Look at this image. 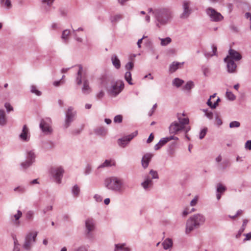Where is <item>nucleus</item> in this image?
Listing matches in <instances>:
<instances>
[{
    "mask_svg": "<svg viewBox=\"0 0 251 251\" xmlns=\"http://www.w3.org/2000/svg\"><path fill=\"white\" fill-rule=\"evenodd\" d=\"M178 121L171 123L169 127V132L171 134H178L182 132L187 133L190 130V127L187 126L189 120L187 118L182 117V115H177Z\"/></svg>",
    "mask_w": 251,
    "mask_h": 251,
    "instance_id": "nucleus-1",
    "label": "nucleus"
},
{
    "mask_svg": "<svg viewBox=\"0 0 251 251\" xmlns=\"http://www.w3.org/2000/svg\"><path fill=\"white\" fill-rule=\"evenodd\" d=\"M205 219L203 215L197 214L190 217L187 221L185 233L189 234L196 228H199L204 223Z\"/></svg>",
    "mask_w": 251,
    "mask_h": 251,
    "instance_id": "nucleus-2",
    "label": "nucleus"
},
{
    "mask_svg": "<svg viewBox=\"0 0 251 251\" xmlns=\"http://www.w3.org/2000/svg\"><path fill=\"white\" fill-rule=\"evenodd\" d=\"M78 70L76 78V83L79 85L83 83L82 91L84 94H88L90 93L92 90L89 86V83L85 73H83V67L81 65L77 66Z\"/></svg>",
    "mask_w": 251,
    "mask_h": 251,
    "instance_id": "nucleus-3",
    "label": "nucleus"
},
{
    "mask_svg": "<svg viewBox=\"0 0 251 251\" xmlns=\"http://www.w3.org/2000/svg\"><path fill=\"white\" fill-rule=\"evenodd\" d=\"M172 12L168 8H162L158 10V23L165 24L172 18Z\"/></svg>",
    "mask_w": 251,
    "mask_h": 251,
    "instance_id": "nucleus-4",
    "label": "nucleus"
},
{
    "mask_svg": "<svg viewBox=\"0 0 251 251\" xmlns=\"http://www.w3.org/2000/svg\"><path fill=\"white\" fill-rule=\"evenodd\" d=\"M122 181L117 177H111L106 179L105 185L109 189L118 190L122 186Z\"/></svg>",
    "mask_w": 251,
    "mask_h": 251,
    "instance_id": "nucleus-5",
    "label": "nucleus"
},
{
    "mask_svg": "<svg viewBox=\"0 0 251 251\" xmlns=\"http://www.w3.org/2000/svg\"><path fill=\"white\" fill-rule=\"evenodd\" d=\"M206 12L211 21L215 22H220L224 18L220 13L217 12L215 9L211 7L208 8L206 10Z\"/></svg>",
    "mask_w": 251,
    "mask_h": 251,
    "instance_id": "nucleus-6",
    "label": "nucleus"
},
{
    "mask_svg": "<svg viewBox=\"0 0 251 251\" xmlns=\"http://www.w3.org/2000/svg\"><path fill=\"white\" fill-rule=\"evenodd\" d=\"M124 84L122 81H117L113 84L109 89V93L111 96H116L124 89Z\"/></svg>",
    "mask_w": 251,
    "mask_h": 251,
    "instance_id": "nucleus-7",
    "label": "nucleus"
},
{
    "mask_svg": "<svg viewBox=\"0 0 251 251\" xmlns=\"http://www.w3.org/2000/svg\"><path fill=\"white\" fill-rule=\"evenodd\" d=\"M37 235V232H31L29 233L26 237L24 245V247L26 250H29L32 243L35 241V239Z\"/></svg>",
    "mask_w": 251,
    "mask_h": 251,
    "instance_id": "nucleus-8",
    "label": "nucleus"
},
{
    "mask_svg": "<svg viewBox=\"0 0 251 251\" xmlns=\"http://www.w3.org/2000/svg\"><path fill=\"white\" fill-rule=\"evenodd\" d=\"M51 120L50 118H46L43 119L40 124V127L44 132L50 133L51 132Z\"/></svg>",
    "mask_w": 251,
    "mask_h": 251,
    "instance_id": "nucleus-9",
    "label": "nucleus"
},
{
    "mask_svg": "<svg viewBox=\"0 0 251 251\" xmlns=\"http://www.w3.org/2000/svg\"><path fill=\"white\" fill-rule=\"evenodd\" d=\"M191 4V1L188 0H183L182 2L183 12L182 13L180 17L183 19H185L188 17L191 14V10L189 8Z\"/></svg>",
    "mask_w": 251,
    "mask_h": 251,
    "instance_id": "nucleus-10",
    "label": "nucleus"
},
{
    "mask_svg": "<svg viewBox=\"0 0 251 251\" xmlns=\"http://www.w3.org/2000/svg\"><path fill=\"white\" fill-rule=\"evenodd\" d=\"M151 178H155L157 177V173L153 170H151L149 177L147 179L142 183V186L144 189H147L150 188L152 185V183Z\"/></svg>",
    "mask_w": 251,
    "mask_h": 251,
    "instance_id": "nucleus-11",
    "label": "nucleus"
},
{
    "mask_svg": "<svg viewBox=\"0 0 251 251\" xmlns=\"http://www.w3.org/2000/svg\"><path fill=\"white\" fill-rule=\"evenodd\" d=\"M224 61L226 63L227 71L229 73H234L236 72L237 65L233 60L230 59L229 56L224 58Z\"/></svg>",
    "mask_w": 251,
    "mask_h": 251,
    "instance_id": "nucleus-12",
    "label": "nucleus"
},
{
    "mask_svg": "<svg viewBox=\"0 0 251 251\" xmlns=\"http://www.w3.org/2000/svg\"><path fill=\"white\" fill-rule=\"evenodd\" d=\"M66 119L65 122V127L67 128L69 126L70 123L73 121V118L75 115V113L73 112V108L72 107L68 108L66 112Z\"/></svg>",
    "mask_w": 251,
    "mask_h": 251,
    "instance_id": "nucleus-13",
    "label": "nucleus"
},
{
    "mask_svg": "<svg viewBox=\"0 0 251 251\" xmlns=\"http://www.w3.org/2000/svg\"><path fill=\"white\" fill-rule=\"evenodd\" d=\"M64 173V171L61 167L56 168H52L51 169V173L55 178L56 182L60 183L61 182V178Z\"/></svg>",
    "mask_w": 251,
    "mask_h": 251,
    "instance_id": "nucleus-14",
    "label": "nucleus"
},
{
    "mask_svg": "<svg viewBox=\"0 0 251 251\" xmlns=\"http://www.w3.org/2000/svg\"><path fill=\"white\" fill-rule=\"evenodd\" d=\"M35 158L34 153L32 151H29L27 153V159L25 162L22 163V166L24 168L26 169L33 162Z\"/></svg>",
    "mask_w": 251,
    "mask_h": 251,
    "instance_id": "nucleus-15",
    "label": "nucleus"
},
{
    "mask_svg": "<svg viewBox=\"0 0 251 251\" xmlns=\"http://www.w3.org/2000/svg\"><path fill=\"white\" fill-rule=\"evenodd\" d=\"M228 54L227 56H229L232 60L239 61L242 58V55L239 52L231 49L228 50Z\"/></svg>",
    "mask_w": 251,
    "mask_h": 251,
    "instance_id": "nucleus-16",
    "label": "nucleus"
},
{
    "mask_svg": "<svg viewBox=\"0 0 251 251\" xmlns=\"http://www.w3.org/2000/svg\"><path fill=\"white\" fill-rule=\"evenodd\" d=\"M184 62H178L174 61L169 66V71L170 73L175 72L177 69L182 68Z\"/></svg>",
    "mask_w": 251,
    "mask_h": 251,
    "instance_id": "nucleus-17",
    "label": "nucleus"
},
{
    "mask_svg": "<svg viewBox=\"0 0 251 251\" xmlns=\"http://www.w3.org/2000/svg\"><path fill=\"white\" fill-rule=\"evenodd\" d=\"M172 140H178V138L174 135H171L161 139L158 142V149Z\"/></svg>",
    "mask_w": 251,
    "mask_h": 251,
    "instance_id": "nucleus-18",
    "label": "nucleus"
},
{
    "mask_svg": "<svg viewBox=\"0 0 251 251\" xmlns=\"http://www.w3.org/2000/svg\"><path fill=\"white\" fill-rule=\"evenodd\" d=\"M226 188L222 183H219L217 184L216 186V198L218 200H219L221 198V195L224 193V192L226 191Z\"/></svg>",
    "mask_w": 251,
    "mask_h": 251,
    "instance_id": "nucleus-19",
    "label": "nucleus"
},
{
    "mask_svg": "<svg viewBox=\"0 0 251 251\" xmlns=\"http://www.w3.org/2000/svg\"><path fill=\"white\" fill-rule=\"evenodd\" d=\"M151 157L152 155L150 153H147L143 156L142 159V165L143 168H147L149 163L151 160Z\"/></svg>",
    "mask_w": 251,
    "mask_h": 251,
    "instance_id": "nucleus-20",
    "label": "nucleus"
},
{
    "mask_svg": "<svg viewBox=\"0 0 251 251\" xmlns=\"http://www.w3.org/2000/svg\"><path fill=\"white\" fill-rule=\"evenodd\" d=\"M133 138V136L132 135H129L127 136L124 137V138L119 139L118 140V144L121 147H124L126 145L132 138Z\"/></svg>",
    "mask_w": 251,
    "mask_h": 251,
    "instance_id": "nucleus-21",
    "label": "nucleus"
},
{
    "mask_svg": "<svg viewBox=\"0 0 251 251\" xmlns=\"http://www.w3.org/2000/svg\"><path fill=\"white\" fill-rule=\"evenodd\" d=\"M28 128L26 125H24L22 132L20 135V138L24 141L28 140Z\"/></svg>",
    "mask_w": 251,
    "mask_h": 251,
    "instance_id": "nucleus-22",
    "label": "nucleus"
},
{
    "mask_svg": "<svg viewBox=\"0 0 251 251\" xmlns=\"http://www.w3.org/2000/svg\"><path fill=\"white\" fill-rule=\"evenodd\" d=\"M85 226L88 232L93 230L95 227L93 220L92 219H87L85 221Z\"/></svg>",
    "mask_w": 251,
    "mask_h": 251,
    "instance_id": "nucleus-23",
    "label": "nucleus"
},
{
    "mask_svg": "<svg viewBox=\"0 0 251 251\" xmlns=\"http://www.w3.org/2000/svg\"><path fill=\"white\" fill-rule=\"evenodd\" d=\"M173 245V241L172 239L167 238L165 240H164L162 243V246L164 249L166 250V251H170L168 250L170 248L172 247Z\"/></svg>",
    "mask_w": 251,
    "mask_h": 251,
    "instance_id": "nucleus-24",
    "label": "nucleus"
},
{
    "mask_svg": "<svg viewBox=\"0 0 251 251\" xmlns=\"http://www.w3.org/2000/svg\"><path fill=\"white\" fill-rule=\"evenodd\" d=\"M22 213L21 211L18 210L17 212V213L15 214L13 217L11 218V220L13 224L16 225H19V221L18 220L20 219V218L22 216Z\"/></svg>",
    "mask_w": 251,
    "mask_h": 251,
    "instance_id": "nucleus-25",
    "label": "nucleus"
},
{
    "mask_svg": "<svg viewBox=\"0 0 251 251\" xmlns=\"http://www.w3.org/2000/svg\"><path fill=\"white\" fill-rule=\"evenodd\" d=\"M111 60L113 65L117 69H119L121 66V63L119 59L116 55H113L111 57Z\"/></svg>",
    "mask_w": 251,
    "mask_h": 251,
    "instance_id": "nucleus-26",
    "label": "nucleus"
},
{
    "mask_svg": "<svg viewBox=\"0 0 251 251\" xmlns=\"http://www.w3.org/2000/svg\"><path fill=\"white\" fill-rule=\"evenodd\" d=\"M248 223V220L247 219H244L243 222V224L240 228V229L238 231V234L236 235V237L238 238L240 237L242 233L244 232L246 226Z\"/></svg>",
    "mask_w": 251,
    "mask_h": 251,
    "instance_id": "nucleus-27",
    "label": "nucleus"
},
{
    "mask_svg": "<svg viewBox=\"0 0 251 251\" xmlns=\"http://www.w3.org/2000/svg\"><path fill=\"white\" fill-rule=\"evenodd\" d=\"M184 82V81L182 79L179 78H176L173 80L172 83L174 86L179 87L181 86Z\"/></svg>",
    "mask_w": 251,
    "mask_h": 251,
    "instance_id": "nucleus-28",
    "label": "nucleus"
},
{
    "mask_svg": "<svg viewBox=\"0 0 251 251\" xmlns=\"http://www.w3.org/2000/svg\"><path fill=\"white\" fill-rule=\"evenodd\" d=\"M116 249L115 250V251H119V250H121L122 251H129L130 249L129 248L127 247H125V244H116Z\"/></svg>",
    "mask_w": 251,
    "mask_h": 251,
    "instance_id": "nucleus-29",
    "label": "nucleus"
},
{
    "mask_svg": "<svg viewBox=\"0 0 251 251\" xmlns=\"http://www.w3.org/2000/svg\"><path fill=\"white\" fill-rule=\"evenodd\" d=\"M115 165V162L113 160H106L100 167H109Z\"/></svg>",
    "mask_w": 251,
    "mask_h": 251,
    "instance_id": "nucleus-30",
    "label": "nucleus"
},
{
    "mask_svg": "<svg viewBox=\"0 0 251 251\" xmlns=\"http://www.w3.org/2000/svg\"><path fill=\"white\" fill-rule=\"evenodd\" d=\"M161 41L160 44L162 46H166L169 44L171 41L172 39L170 37H166L165 38H159Z\"/></svg>",
    "mask_w": 251,
    "mask_h": 251,
    "instance_id": "nucleus-31",
    "label": "nucleus"
},
{
    "mask_svg": "<svg viewBox=\"0 0 251 251\" xmlns=\"http://www.w3.org/2000/svg\"><path fill=\"white\" fill-rule=\"evenodd\" d=\"M6 123L5 112L3 110H0V125H3Z\"/></svg>",
    "mask_w": 251,
    "mask_h": 251,
    "instance_id": "nucleus-32",
    "label": "nucleus"
},
{
    "mask_svg": "<svg viewBox=\"0 0 251 251\" xmlns=\"http://www.w3.org/2000/svg\"><path fill=\"white\" fill-rule=\"evenodd\" d=\"M229 166V161L228 160H225L219 165V169L220 170H225L226 167H228Z\"/></svg>",
    "mask_w": 251,
    "mask_h": 251,
    "instance_id": "nucleus-33",
    "label": "nucleus"
},
{
    "mask_svg": "<svg viewBox=\"0 0 251 251\" xmlns=\"http://www.w3.org/2000/svg\"><path fill=\"white\" fill-rule=\"evenodd\" d=\"M125 79L126 81L130 85H132V78H131V74L130 72H127L126 73L125 75Z\"/></svg>",
    "mask_w": 251,
    "mask_h": 251,
    "instance_id": "nucleus-34",
    "label": "nucleus"
},
{
    "mask_svg": "<svg viewBox=\"0 0 251 251\" xmlns=\"http://www.w3.org/2000/svg\"><path fill=\"white\" fill-rule=\"evenodd\" d=\"M194 85V83L192 81H189L185 84L184 87H183V89L186 90H190L192 88H193Z\"/></svg>",
    "mask_w": 251,
    "mask_h": 251,
    "instance_id": "nucleus-35",
    "label": "nucleus"
},
{
    "mask_svg": "<svg viewBox=\"0 0 251 251\" xmlns=\"http://www.w3.org/2000/svg\"><path fill=\"white\" fill-rule=\"evenodd\" d=\"M122 15L121 14H117L111 17V21L112 22H116L120 20L122 18Z\"/></svg>",
    "mask_w": 251,
    "mask_h": 251,
    "instance_id": "nucleus-36",
    "label": "nucleus"
},
{
    "mask_svg": "<svg viewBox=\"0 0 251 251\" xmlns=\"http://www.w3.org/2000/svg\"><path fill=\"white\" fill-rule=\"evenodd\" d=\"M226 97L230 100H233L236 99L235 96L231 92L229 91L226 92Z\"/></svg>",
    "mask_w": 251,
    "mask_h": 251,
    "instance_id": "nucleus-37",
    "label": "nucleus"
},
{
    "mask_svg": "<svg viewBox=\"0 0 251 251\" xmlns=\"http://www.w3.org/2000/svg\"><path fill=\"white\" fill-rule=\"evenodd\" d=\"M207 132V128L204 127L202 129H201L200 132L199 134V138L200 139H202L204 136H205L206 133Z\"/></svg>",
    "mask_w": 251,
    "mask_h": 251,
    "instance_id": "nucleus-38",
    "label": "nucleus"
},
{
    "mask_svg": "<svg viewBox=\"0 0 251 251\" xmlns=\"http://www.w3.org/2000/svg\"><path fill=\"white\" fill-rule=\"evenodd\" d=\"M31 92L34 93L37 96H40L41 95V92L37 90L36 87L34 85H32L31 86Z\"/></svg>",
    "mask_w": 251,
    "mask_h": 251,
    "instance_id": "nucleus-39",
    "label": "nucleus"
},
{
    "mask_svg": "<svg viewBox=\"0 0 251 251\" xmlns=\"http://www.w3.org/2000/svg\"><path fill=\"white\" fill-rule=\"evenodd\" d=\"M240 126V123L238 121H232L229 124L230 128L238 127Z\"/></svg>",
    "mask_w": 251,
    "mask_h": 251,
    "instance_id": "nucleus-40",
    "label": "nucleus"
},
{
    "mask_svg": "<svg viewBox=\"0 0 251 251\" xmlns=\"http://www.w3.org/2000/svg\"><path fill=\"white\" fill-rule=\"evenodd\" d=\"M203 112L205 113V115L210 120L212 119L213 117V114L211 111H208V110H203Z\"/></svg>",
    "mask_w": 251,
    "mask_h": 251,
    "instance_id": "nucleus-41",
    "label": "nucleus"
},
{
    "mask_svg": "<svg viewBox=\"0 0 251 251\" xmlns=\"http://www.w3.org/2000/svg\"><path fill=\"white\" fill-rule=\"evenodd\" d=\"M0 1L7 8H9L11 7V4L9 0H0Z\"/></svg>",
    "mask_w": 251,
    "mask_h": 251,
    "instance_id": "nucleus-42",
    "label": "nucleus"
},
{
    "mask_svg": "<svg viewBox=\"0 0 251 251\" xmlns=\"http://www.w3.org/2000/svg\"><path fill=\"white\" fill-rule=\"evenodd\" d=\"M96 132L100 135H104L106 133V131L103 127H100L97 129Z\"/></svg>",
    "mask_w": 251,
    "mask_h": 251,
    "instance_id": "nucleus-43",
    "label": "nucleus"
},
{
    "mask_svg": "<svg viewBox=\"0 0 251 251\" xmlns=\"http://www.w3.org/2000/svg\"><path fill=\"white\" fill-rule=\"evenodd\" d=\"M70 34V31L68 30H65L63 31L62 34V38L64 40H67Z\"/></svg>",
    "mask_w": 251,
    "mask_h": 251,
    "instance_id": "nucleus-44",
    "label": "nucleus"
},
{
    "mask_svg": "<svg viewBox=\"0 0 251 251\" xmlns=\"http://www.w3.org/2000/svg\"><path fill=\"white\" fill-rule=\"evenodd\" d=\"M80 189L77 185L74 186L73 189V193L75 196H77L79 194Z\"/></svg>",
    "mask_w": 251,
    "mask_h": 251,
    "instance_id": "nucleus-45",
    "label": "nucleus"
},
{
    "mask_svg": "<svg viewBox=\"0 0 251 251\" xmlns=\"http://www.w3.org/2000/svg\"><path fill=\"white\" fill-rule=\"evenodd\" d=\"M122 120H123V117L120 115L116 116L114 119V122L115 123H121L122 122Z\"/></svg>",
    "mask_w": 251,
    "mask_h": 251,
    "instance_id": "nucleus-46",
    "label": "nucleus"
},
{
    "mask_svg": "<svg viewBox=\"0 0 251 251\" xmlns=\"http://www.w3.org/2000/svg\"><path fill=\"white\" fill-rule=\"evenodd\" d=\"M246 150H251V140L247 141L245 144Z\"/></svg>",
    "mask_w": 251,
    "mask_h": 251,
    "instance_id": "nucleus-47",
    "label": "nucleus"
},
{
    "mask_svg": "<svg viewBox=\"0 0 251 251\" xmlns=\"http://www.w3.org/2000/svg\"><path fill=\"white\" fill-rule=\"evenodd\" d=\"M134 66L133 63L132 62H128L126 65V68L127 70H131Z\"/></svg>",
    "mask_w": 251,
    "mask_h": 251,
    "instance_id": "nucleus-48",
    "label": "nucleus"
},
{
    "mask_svg": "<svg viewBox=\"0 0 251 251\" xmlns=\"http://www.w3.org/2000/svg\"><path fill=\"white\" fill-rule=\"evenodd\" d=\"M5 107L6 108L7 112H10L11 111L13 110V108L12 106L10 105V103L6 102L5 103Z\"/></svg>",
    "mask_w": 251,
    "mask_h": 251,
    "instance_id": "nucleus-49",
    "label": "nucleus"
},
{
    "mask_svg": "<svg viewBox=\"0 0 251 251\" xmlns=\"http://www.w3.org/2000/svg\"><path fill=\"white\" fill-rule=\"evenodd\" d=\"M104 95V93L103 91H100L96 95V97L98 99H101Z\"/></svg>",
    "mask_w": 251,
    "mask_h": 251,
    "instance_id": "nucleus-50",
    "label": "nucleus"
},
{
    "mask_svg": "<svg viewBox=\"0 0 251 251\" xmlns=\"http://www.w3.org/2000/svg\"><path fill=\"white\" fill-rule=\"evenodd\" d=\"M198 197H196L194 199H193L190 202V205L192 206H194L196 205L198 202Z\"/></svg>",
    "mask_w": 251,
    "mask_h": 251,
    "instance_id": "nucleus-51",
    "label": "nucleus"
},
{
    "mask_svg": "<svg viewBox=\"0 0 251 251\" xmlns=\"http://www.w3.org/2000/svg\"><path fill=\"white\" fill-rule=\"evenodd\" d=\"M202 71L205 76H206L207 74L208 73V72H209V69L206 66H202Z\"/></svg>",
    "mask_w": 251,
    "mask_h": 251,
    "instance_id": "nucleus-52",
    "label": "nucleus"
},
{
    "mask_svg": "<svg viewBox=\"0 0 251 251\" xmlns=\"http://www.w3.org/2000/svg\"><path fill=\"white\" fill-rule=\"evenodd\" d=\"M191 211H189V208H186L182 212V215L183 216L185 217L188 214L190 213Z\"/></svg>",
    "mask_w": 251,
    "mask_h": 251,
    "instance_id": "nucleus-53",
    "label": "nucleus"
},
{
    "mask_svg": "<svg viewBox=\"0 0 251 251\" xmlns=\"http://www.w3.org/2000/svg\"><path fill=\"white\" fill-rule=\"evenodd\" d=\"M244 235L246 237L244 240V242L250 240L251 239V232L247 234H245Z\"/></svg>",
    "mask_w": 251,
    "mask_h": 251,
    "instance_id": "nucleus-54",
    "label": "nucleus"
},
{
    "mask_svg": "<svg viewBox=\"0 0 251 251\" xmlns=\"http://www.w3.org/2000/svg\"><path fill=\"white\" fill-rule=\"evenodd\" d=\"M94 198L98 202H100L102 200V197L98 194L95 195Z\"/></svg>",
    "mask_w": 251,
    "mask_h": 251,
    "instance_id": "nucleus-55",
    "label": "nucleus"
},
{
    "mask_svg": "<svg viewBox=\"0 0 251 251\" xmlns=\"http://www.w3.org/2000/svg\"><path fill=\"white\" fill-rule=\"evenodd\" d=\"M212 49L213 53L211 55H210V56H213V55H216V52L217 51L216 46H215L214 45H213L212 46Z\"/></svg>",
    "mask_w": 251,
    "mask_h": 251,
    "instance_id": "nucleus-56",
    "label": "nucleus"
},
{
    "mask_svg": "<svg viewBox=\"0 0 251 251\" xmlns=\"http://www.w3.org/2000/svg\"><path fill=\"white\" fill-rule=\"evenodd\" d=\"M153 138H154V136H153V134H152V133H151V134H150V136H149V138L148 139V140H147V142L148 143H151V142L152 141V140H153Z\"/></svg>",
    "mask_w": 251,
    "mask_h": 251,
    "instance_id": "nucleus-57",
    "label": "nucleus"
},
{
    "mask_svg": "<svg viewBox=\"0 0 251 251\" xmlns=\"http://www.w3.org/2000/svg\"><path fill=\"white\" fill-rule=\"evenodd\" d=\"M220 101V99L219 98H218L212 105L213 109H214L217 107V106L218 105V103Z\"/></svg>",
    "mask_w": 251,
    "mask_h": 251,
    "instance_id": "nucleus-58",
    "label": "nucleus"
},
{
    "mask_svg": "<svg viewBox=\"0 0 251 251\" xmlns=\"http://www.w3.org/2000/svg\"><path fill=\"white\" fill-rule=\"evenodd\" d=\"M207 104L210 107H211V108L213 109V104L212 102H211V99H209L207 101Z\"/></svg>",
    "mask_w": 251,
    "mask_h": 251,
    "instance_id": "nucleus-59",
    "label": "nucleus"
},
{
    "mask_svg": "<svg viewBox=\"0 0 251 251\" xmlns=\"http://www.w3.org/2000/svg\"><path fill=\"white\" fill-rule=\"evenodd\" d=\"M61 83H63V81L62 80V79L59 81L54 82L53 85L55 86H58Z\"/></svg>",
    "mask_w": 251,
    "mask_h": 251,
    "instance_id": "nucleus-60",
    "label": "nucleus"
},
{
    "mask_svg": "<svg viewBox=\"0 0 251 251\" xmlns=\"http://www.w3.org/2000/svg\"><path fill=\"white\" fill-rule=\"evenodd\" d=\"M222 159V157L221 155H219L215 159V160L217 162H220Z\"/></svg>",
    "mask_w": 251,
    "mask_h": 251,
    "instance_id": "nucleus-61",
    "label": "nucleus"
},
{
    "mask_svg": "<svg viewBox=\"0 0 251 251\" xmlns=\"http://www.w3.org/2000/svg\"><path fill=\"white\" fill-rule=\"evenodd\" d=\"M53 1V0H44L43 2H47L48 5H50Z\"/></svg>",
    "mask_w": 251,
    "mask_h": 251,
    "instance_id": "nucleus-62",
    "label": "nucleus"
},
{
    "mask_svg": "<svg viewBox=\"0 0 251 251\" xmlns=\"http://www.w3.org/2000/svg\"><path fill=\"white\" fill-rule=\"evenodd\" d=\"M245 17L247 18V19H250V20L251 21V13H249V12H247L245 14Z\"/></svg>",
    "mask_w": 251,
    "mask_h": 251,
    "instance_id": "nucleus-63",
    "label": "nucleus"
},
{
    "mask_svg": "<svg viewBox=\"0 0 251 251\" xmlns=\"http://www.w3.org/2000/svg\"><path fill=\"white\" fill-rule=\"evenodd\" d=\"M77 251H87V250L85 247H80Z\"/></svg>",
    "mask_w": 251,
    "mask_h": 251,
    "instance_id": "nucleus-64",
    "label": "nucleus"
}]
</instances>
